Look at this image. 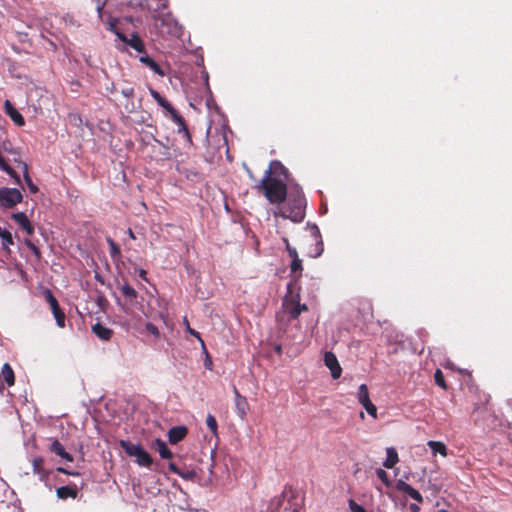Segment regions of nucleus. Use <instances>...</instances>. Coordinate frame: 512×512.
I'll return each instance as SVG.
<instances>
[{"instance_id": "412c9836", "label": "nucleus", "mask_w": 512, "mask_h": 512, "mask_svg": "<svg viewBox=\"0 0 512 512\" xmlns=\"http://www.w3.org/2000/svg\"><path fill=\"white\" fill-rule=\"evenodd\" d=\"M175 124H177L178 126V130L177 132L179 134H183V137L185 138V140L191 145L192 144V137H191V134L189 132V129L186 125V122L184 120V118L179 114L177 116V118H174L172 120Z\"/></svg>"}, {"instance_id": "a19ab883", "label": "nucleus", "mask_w": 512, "mask_h": 512, "mask_svg": "<svg viewBox=\"0 0 512 512\" xmlns=\"http://www.w3.org/2000/svg\"><path fill=\"white\" fill-rule=\"evenodd\" d=\"M3 170L4 172H6L11 178L14 179V181L17 183V184H20L21 183V180H20V177L19 175L15 172L14 169H12L8 163L1 169Z\"/></svg>"}, {"instance_id": "864d4df0", "label": "nucleus", "mask_w": 512, "mask_h": 512, "mask_svg": "<svg viewBox=\"0 0 512 512\" xmlns=\"http://www.w3.org/2000/svg\"><path fill=\"white\" fill-rule=\"evenodd\" d=\"M168 468H169V470H170L171 472H173V473H175V474H177V475H178V473H179V469H180V468H179L175 463L170 462V463L168 464Z\"/></svg>"}, {"instance_id": "423d86ee", "label": "nucleus", "mask_w": 512, "mask_h": 512, "mask_svg": "<svg viewBox=\"0 0 512 512\" xmlns=\"http://www.w3.org/2000/svg\"><path fill=\"white\" fill-rule=\"evenodd\" d=\"M23 196L16 188H0V205L6 209H12L21 203Z\"/></svg>"}, {"instance_id": "bf43d9fd", "label": "nucleus", "mask_w": 512, "mask_h": 512, "mask_svg": "<svg viewBox=\"0 0 512 512\" xmlns=\"http://www.w3.org/2000/svg\"><path fill=\"white\" fill-rule=\"evenodd\" d=\"M128 233H129L130 238H132V239L136 238L134 233H133V231L131 229L128 230Z\"/></svg>"}, {"instance_id": "49530a36", "label": "nucleus", "mask_w": 512, "mask_h": 512, "mask_svg": "<svg viewBox=\"0 0 512 512\" xmlns=\"http://www.w3.org/2000/svg\"><path fill=\"white\" fill-rule=\"evenodd\" d=\"M121 94L127 99H132L135 95V90L133 87L127 86L121 89Z\"/></svg>"}, {"instance_id": "2f4dec72", "label": "nucleus", "mask_w": 512, "mask_h": 512, "mask_svg": "<svg viewBox=\"0 0 512 512\" xmlns=\"http://www.w3.org/2000/svg\"><path fill=\"white\" fill-rule=\"evenodd\" d=\"M303 266H302V260L295 259L292 260L290 263V272L293 274L296 278H299L302 275Z\"/></svg>"}, {"instance_id": "0eeeda50", "label": "nucleus", "mask_w": 512, "mask_h": 512, "mask_svg": "<svg viewBox=\"0 0 512 512\" xmlns=\"http://www.w3.org/2000/svg\"><path fill=\"white\" fill-rule=\"evenodd\" d=\"M308 241L310 247L307 250V255L312 258L319 257L323 253L324 246L317 226L312 227V234Z\"/></svg>"}, {"instance_id": "0e129e2a", "label": "nucleus", "mask_w": 512, "mask_h": 512, "mask_svg": "<svg viewBox=\"0 0 512 512\" xmlns=\"http://www.w3.org/2000/svg\"><path fill=\"white\" fill-rule=\"evenodd\" d=\"M124 20H126V21H129V22L133 23V18H132V17H127V18H125Z\"/></svg>"}, {"instance_id": "3c124183", "label": "nucleus", "mask_w": 512, "mask_h": 512, "mask_svg": "<svg viewBox=\"0 0 512 512\" xmlns=\"http://www.w3.org/2000/svg\"><path fill=\"white\" fill-rule=\"evenodd\" d=\"M184 323L186 324V329H187V331H188L191 335H193V336L197 337V338H198V340L200 341V339H202V338L200 337L199 333H198L197 331H195V330H193V329H191V328H190V326H189V322H184Z\"/></svg>"}, {"instance_id": "052dcab7", "label": "nucleus", "mask_w": 512, "mask_h": 512, "mask_svg": "<svg viewBox=\"0 0 512 512\" xmlns=\"http://www.w3.org/2000/svg\"><path fill=\"white\" fill-rule=\"evenodd\" d=\"M247 172H248L249 177H250L252 180H255L254 175L252 174V172H251L249 169H247Z\"/></svg>"}, {"instance_id": "5701e85b", "label": "nucleus", "mask_w": 512, "mask_h": 512, "mask_svg": "<svg viewBox=\"0 0 512 512\" xmlns=\"http://www.w3.org/2000/svg\"><path fill=\"white\" fill-rule=\"evenodd\" d=\"M139 60H140L141 63H143L147 67H149L157 75H159L161 77H163L165 75V72L160 67V65L156 61H154V59H152L151 57L145 55V56H141L139 58Z\"/></svg>"}, {"instance_id": "20e7f679", "label": "nucleus", "mask_w": 512, "mask_h": 512, "mask_svg": "<svg viewBox=\"0 0 512 512\" xmlns=\"http://www.w3.org/2000/svg\"><path fill=\"white\" fill-rule=\"evenodd\" d=\"M119 21L120 20L118 18L109 16L106 22L107 29L113 32L120 41L129 45L132 49L136 50L139 53L145 52V45L140 36L136 32H134L132 33L131 37L128 38L123 32H121L118 29L117 25Z\"/></svg>"}, {"instance_id": "79ce46f5", "label": "nucleus", "mask_w": 512, "mask_h": 512, "mask_svg": "<svg viewBox=\"0 0 512 512\" xmlns=\"http://www.w3.org/2000/svg\"><path fill=\"white\" fill-rule=\"evenodd\" d=\"M364 409L367 411V413L372 416L373 418H377V408L376 406L371 402V400L367 403H364L362 405Z\"/></svg>"}, {"instance_id": "680f3d73", "label": "nucleus", "mask_w": 512, "mask_h": 512, "mask_svg": "<svg viewBox=\"0 0 512 512\" xmlns=\"http://www.w3.org/2000/svg\"><path fill=\"white\" fill-rule=\"evenodd\" d=\"M57 325L60 327V328H64L65 327V323L66 322H56Z\"/></svg>"}, {"instance_id": "603ef678", "label": "nucleus", "mask_w": 512, "mask_h": 512, "mask_svg": "<svg viewBox=\"0 0 512 512\" xmlns=\"http://www.w3.org/2000/svg\"><path fill=\"white\" fill-rule=\"evenodd\" d=\"M57 471L60 472V473L66 474V475H72V476L78 475L77 472H71V471H69V470H67L66 468H63V467H58Z\"/></svg>"}, {"instance_id": "de8ad7c7", "label": "nucleus", "mask_w": 512, "mask_h": 512, "mask_svg": "<svg viewBox=\"0 0 512 512\" xmlns=\"http://www.w3.org/2000/svg\"><path fill=\"white\" fill-rule=\"evenodd\" d=\"M141 106V104L139 103L138 106L135 105L134 101L132 100H127V102L125 103L124 105V108L125 110L128 112V113H134L137 111V109Z\"/></svg>"}, {"instance_id": "f03ea898", "label": "nucleus", "mask_w": 512, "mask_h": 512, "mask_svg": "<svg viewBox=\"0 0 512 512\" xmlns=\"http://www.w3.org/2000/svg\"><path fill=\"white\" fill-rule=\"evenodd\" d=\"M255 188L262 192L266 199L274 205L282 204L288 196L287 183L278 177L264 175Z\"/></svg>"}, {"instance_id": "dca6fc26", "label": "nucleus", "mask_w": 512, "mask_h": 512, "mask_svg": "<svg viewBox=\"0 0 512 512\" xmlns=\"http://www.w3.org/2000/svg\"><path fill=\"white\" fill-rule=\"evenodd\" d=\"M11 217L29 236L34 233V227L24 212L14 213Z\"/></svg>"}, {"instance_id": "6ab92c4d", "label": "nucleus", "mask_w": 512, "mask_h": 512, "mask_svg": "<svg viewBox=\"0 0 512 512\" xmlns=\"http://www.w3.org/2000/svg\"><path fill=\"white\" fill-rule=\"evenodd\" d=\"M49 450L68 462L73 461V456L65 450L64 446L58 440L52 441Z\"/></svg>"}, {"instance_id": "8fccbe9b", "label": "nucleus", "mask_w": 512, "mask_h": 512, "mask_svg": "<svg viewBox=\"0 0 512 512\" xmlns=\"http://www.w3.org/2000/svg\"><path fill=\"white\" fill-rule=\"evenodd\" d=\"M287 253H288L289 257L291 258V261L295 260V259H299L297 250L294 247H292L291 245H287Z\"/></svg>"}, {"instance_id": "9d476101", "label": "nucleus", "mask_w": 512, "mask_h": 512, "mask_svg": "<svg viewBox=\"0 0 512 512\" xmlns=\"http://www.w3.org/2000/svg\"><path fill=\"white\" fill-rule=\"evenodd\" d=\"M150 94L153 99L166 111L167 115L173 120L179 115L178 111L172 106V104L163 97L158 91L150 89Z\"/></svg>"}, {"instance_id": "72a5a7b5", "label": "nucleus", "mask_w": 512, "mask_h": 512, "mask_svg": "<svg viewBox=\"0 0 512 512\" xmlns=\"http://www.w3.org/2000/svg\"><path fill=\"white\" fill-rule=\"evenodd\" d=\"M106 241L109 245V254H110L111 258L114 259V258L119 257L121 255V251H120L119 246L116 244V242L110 237H108L106 239Z\"/></svg>"}, {"instance_id": "2eb2a0df", "label": "nucleus", "mask_w": 512, "mask_h": 512, "mask_svg": "<svg viewBox=\"0 0 512 512\" xmlns=\"http://www.w3.org/2000/svg\"><path fill=\"white\" fill-rule=\"evenodd\" d=\"M188 433V429L184 425L174 426L169 429L167 435L171 444H177L182 441Z\"/></svg>"}, {"instance_id": "4be33fe9", "label": "nucleus", "mask_w": 512, "mask_h": 512, "mask_svg": "<svg viewBox=\"0 0 512 512\" xmlns=\"http://www.w3.org/2000/svg\"><path fill=\"white\" fill-rule=\"evenodd\" d=\"M399 461L398 453L394 447L386 448V459L383 462L385 468H393Z\"/></svg>"}, {"instance_id": "58836bf2", "label": "nucleus", "mask_w": 512, "mask_h": 512, "mask_svg": "<svg viewBox=\"0 0 512 512\" xmlns=\"http://www.w3.org/2000/svg\"><path fill=\"white\" fill-rule=\"evenodd\" d=\"M377 477L383 482V484L387 487L391 485V481L389 479V476L387 472L384 469L378 468L376 470Z\"/></svg>"}, {"instance_id": "e2e57ef3", "label": "nucleus", "mask_w": 512, "mask_h": 512, "mask_svg": "<svg viewBox=\"0 0 512 512\" xmlns=\"http://www.w3.org/2000/svg\"><path fill=\"white\" fill-rule=\"evenodd\" d=\"M432 489H433L434 492H438L440 490V487H438L436 485H433Z\"/></svg>"}, {"instance_id": "1a4fd4ad", "label": "nucleus", "mask_w": 512, "mask_h": 512, "mask_svg": "<svg viewBox=\"0 0 512 512\" xmlns=\"http://www.w3.org/2000/svg\"><path fill=\"white\" fill-rule=\"evenodd\" d=\"M324 363L326 367L330 370L333 379H338L341 376L342 368L337 360L336 355L333 352H325Z\"/></svg>"}, {"instance_id": "39448f33", "label": "nucleus", "mask_w": 512, "mask_h": 512, "mask_svg": "<svg viewBox=\"0 0 512 512\" xmlns=\"http://www.w3.org/2000/svg\"><path fill=\"white\" fill-rule=\"evenodd\" d=\"M119 444L128 456L135 457L139 466L150 467L152 465L153 460L150 454L139 444L132 443L129 440H120Z\"/></svg>"}, {"instance_id": "69168bd1", "label": "nucleus", "mask_w": 512, "mask_h": 512, "mask_svg": "<svg viewBox=\"0 0 512 512\" xmlns=\"http://www.w3.org/2000/svg\"><path fill=\"white\" fill-rule=\"evenodd\" d=\"M292 512H299V509L298 508H293Z\"/></svg>"}, {"instance_id": "4468645a", "label": "nucleus", "mask_w": 512, "mask_h": 512, "mask_svg": "<svg viewBox=\"0 0 512 512\" xmlns=\"http://www.w3.org/2000/svg\"><path fill=\"white\" fill-rule=\"evenodd\" d=\"M45 298L50 306V309L55 317V320H65V314L61 310L57 299L54 297V295L49 289L45 291Z\"/></svg>"}, {"instance_id": "338daca9", "label": "nucleus", "mask_w": 512, "mask_h": 512, "mask_svg": "<svg viewBox=\"0 0 512 512\" xmlns=\"http://www.w3.org/2000/svg\"><path fill=\"white\" fill-rule=\"evenodd\" d=\"M360 417L364 418V413L363 412L360 413Z\"/></svg>"}, {"instance_id": "4c0bfd02", "label": "nucleus", "mask_w": 512, "mask_h": 512, "mask_svg": "<svg viewBox=\"0 0 512 512\" xmlns=\"http://www.w3.org/2000/svg\"><path fill=\"white\" fill-rule=\"evenodd\" d=\"M200 343H201V347H202V351L205 355V360H204V366L206 369L208 370H212L213 368V363H212V360L210 358V355L205 347V344H204V341L202 339H200Z\"/></svg>"}, {"instance_id": "ea45409f", "label": "nucleus", "mask_w": 512, "mask_h": 512, "mask_svg": "<svg viewBox=\"0 0 512 512\" xmlns=\"http://www.w3.org/2000/svg\"><path fill=\"white\" fill-rule=\"evenodd\" d=\"M106 1L107 0H96V3H97V13H98V17L99 19L106 24L107 21H105L104 19V7L106 5Z\"/></svg>"}, {"instance_id": "09e8293b", "label": "nucleus", "mask_w": 512, "mask_h": 512, "mask_svg": "<svg viewBox=\"0 0 512 512\" xmlns=\"http://www.w3.org/2000/svg\"><path fill=\"white\" fill-rule=\"evenodd\" d=\"M146 330L151 333L155 338L159 337L158 328L152 322L145 323Z\"/></svg>"}, {"instance_id": "7c9ffc66", "label": "nucleus", "mask_w": 512, "mask_h": 512, "mask_svg": "<svg viewBox=\"0 0 512 512\" xmlns=\"http://www.w3.org/2000/svg\"><path fill=\"white\" fill-rule=\"evenodd\" d=\"M357 399L361 405L370 401L369 391L366 384H361L358 388Z\"/></svg>"}, {"instance_id": "aec40b11", "label": "nucleus", "mask_w": 512, "mask_h": 512, "mask_svg": "<svg viewBox=\"0 0 512 512\" xmlns=\"http://www.w3.org/2000/svg\"><path fill=\"white\" fill-rule=\"evenodd\" d=\"M57 496L60 499L73 498L75 499L78 495V489L76 485H66L57 488Z\"/></svg>"}, {"instance_id": "4d7b16f0", "label": "nucleus", "mask_w": 512, "mask_h": 512, "mask_svg": "<svg viewBox=\"0 0 512 512\" xmlns=\"http://www.w3.org/2000/svg\"><path fill=\"white\" fill-rule=\"evenodd\" d=\"M284 497H285V494H284V492H283V493L281 494V496L275 500V501H276L277 506H280V504H281V500H282V498H284Z\"/></svg>"}, {"instance_id": "f704fd0d", "label": "nucleus", "mask_w": 512, "mask_h": 512, "mask_svg": "<svg viewBox=\"0 0 512 512\" xmlns=\"http://www.w3.org/2000/svg\"><path fill=\"white\" fill-rule=\"evenodd\" d=\"M178 475L184 480H194L196 477V472L193 469L185 468L179 469Z\"/></svg>"}, {"instance_id": "c85d7f7f", "label": "nucleus", "mask_w": 512, "mask_h": 512, "mask_svg": "<svg viewBox=\"0 0 512 512\" xmlns=\"http://www.w3.org/2000/svg\"><path fill=\"white\" fill-rule=\"evenodd\" d=\"M1 374L8 386H12L14 384V372L8 363H5L3 365Z\"/></svg>"}, {"instance_id": "f8f14e48", "label": "nucleus", "mask_w": 512, "mask_h": 512, "mask_svg": "<svg viewBox=\"0 0 512 512\" xmlns=\"http://www.w3.org/2000/svg\"><path fill=\"white\" fill-rule=\"evenodd\" d=\"M283 305L285 312L289 315L291 319H296L301 314L302 311L307 310V306L305 304L295 302L293 299H285Z\"/></svg>"}, {"instance_id": "e433bc0d", "label": "nucleus", "mask_w": 512, "mask_h": 512, "mask_svg": "<svg viewBox=\"0 0 512 512\" xmlns=\"http://www.w3.org/2000/svg\"><path fill=\"white\" fill-rule=\"evenodd\" d=\"M43 463H44V460L42 457H35L32 460V468H33V472L35 474L40 475L43 472Z\"/></svg>"}, {"instance_id": "6e6552de", "label": "nucleus", "mask_w": 512, "mask_h": 512, "mask_svg": "<svg viewBox=\"0 0 512 512\" xmlns=\"http://www.w3.org/2000/svg\"><path fill=\"white\" fill-rule=\"evenodd\" d=\"M268 173L270 177L282 178V180L286 182L289 180L288 169L278 160L270 162L268 169L264 172V175H268Z\"/></svg>"}, {"instance_id": "473e14b6", "label": "nucleus", "mask_w": 512, "mask_h": 512, "mask_svg": "<svg viewBox=\"0 0 512 512\" xmlns=\"http://www.w3.org/2000/svg\"><path fill=\"white\" fill-rule=\"evenodd\" d=\"M120 290H121L122 295L131 301L136 299V297H137L136 290L129 284L122 285Z\"/></svg>"}, {"instance_id": "f3484780", "label": "nucleus", "mask_w": 512, "mask_h": 512, "mask_svg": "<svg viewBox=\"0 0 512 512\" xmlns=\"http://www.w3.org/2000/svg\"><path fill=\"white\" fill-rule=\"evenodd\" d=\"M4 108L7 115L17 126H23L25 124L24 117L9 100L4 102Z\"/></svg>"}, {"instance_id": "a878e982", "label": "nucleus", "mask_w": 512, "mask_h": 512, "mask_svg": "<svg viewBox=\"0 0 512 512\" xmlns=\"http://www.w3.org/2000/svg\"><path fill=\"white\" fill-rule=\"evenodd\" d=\"M279 332H281V336H279V338L282 339V342L281 343H275L274 344V351L277 353V354H281L282 353V346L284 344H286V337L285 335L288 333V329H289V326H288V323L287 322H281L279 327Z\"/></svg>"}, {"instance_id": "7ed1b4c3", "label": "nucleus", "mask_w": 512, "mask_h": 512, "mask_svg": "<svg viewBox=\"0 0 512 512\" xmlns=\"http://www.w3.org/2000/svg\"><path fill=\"white\" fill-rule=\"evenodd\" d=\"M155 27L163 36L180 38L183 34V27L171 15V13L158 14L154 16Z\"/></svg>"}, {"instance_id": "9b49d317", "label": "nucleus", "mask_w": 512, "mask_h": 512, "mask_svg": "<svg viewBox=\"0 0 512 512\" xmlns=\"http://www.w3.org/2000/svg\"><path fill=\"white\" fill-rule=\"evenodd\" d=\"M233 393L236 413L241 419H244L249 410L248 401L246 397L242 396L239 393L238 389L235 386L233 387Z\"/></svg>"}, {"instance_id": "13d9d810", "label": "nucleus", "mask_w": 512, "mask_h": 512, "mask_svg": "<svg viewBox=\"0 0 512 512\" xmlns=\"http://www.w3.org/2000/svg\"><path fill=\"white\" fill-rule=\"evenodd\" d=\"M282 241L285 244V248L287 249V245H290L288 238L287 237H283Z\"/></svg>"}, {"instance_id": "c03bdc74", "label": "nucleus", "mask_w": 512, "mask_h": 512, "mask_svg": "<svg viewBox=\"0 0 512 512\" xmlns=\"http://www.w3.org/2000/svg\"><path fill=\"white\" fill-rule=\"evenodd\" d=\"M434 377H435V382L438 386H440L442 388H446V383L444 381L443 374H442L441 370L437 369L435 371Z\"/></svg>"}, {"instance_id": "6e6d98bb", "label": "nucleus", "mask_w": 512, "mask_h": 512, "mask_svg": "<svg viewBox=\"0 0 512 512\" xmlns=\"http://www.w3.org/2000/svg\"><path fill=\"white\" fill-rule=\"evenodd\" d=\"M409 509L411 512H419L420 511V507L414 503L410 504Z\"/></svg>"}, {"instance_id": "f257e3e1", "label": "nucleus", "mask_w": 512, "mask_h": 512, "mask_svg": "<svg viewBox=\"0 0 512 512\" xmlns=\"http://www.w3.org/2000/svg\"><path fill=\"white\" fill-rule=\"evenodd\" d=\"M306 198L302 189L296 185L288 194L286 203L277 205L274 210L275 217L290 219L294 223H300L305 218Z\"/></svg>"}, {"instance_id": "cd10ccee", "label": "nucleus", "mask_w": 512, "mask_h": 512, "mask_svg": "<svg viewBox=\"0 0 512 512\" xmlns=\"http://www.w3.org/2000/svg\"><path fill=\"white\" fill-rule=\"evenodd\" d=\"M359 313L363 320H368L369 318H373V309L372 305L369 301H363L359 305Z\"/></svg>"}, {"instance_id": "37998d69", "label": "nucleus", "mask_w": 512, "mask_h": 512, "mask_svg": "<svg viewBox=\"0 0 512 512\" xmlns=\"http://www.w3.org/2000/svg\"><path fill=\"white\" fill-rule=\"evenodd\" d=\"M25 245L32 251V253L39 259L41 257V252L39 248L29 239L25 240Z\"/></svg>"}, {"instance_id": "b1692460", "label": "nucleus", "mask_w": 512, "mask_h": 512, "mask_svg": "<svg viewBox=\"0 0 512 512\" xmlns=\"http://www.w3.org/2000/svg\"><path fill=\"white\" fill-rule=\"evenodd\" d=\"M92 331L101 339L109 340L112 336V330L103 326L101 322H96L92 326Z\"/></svg>"}, {"instance_id": "c9c22d12", "label": "nucleus", "mask_w": 512, "mask_h": 512, "mask_svg": "<svg viewBox=\"0 0 512 512\" xmlns=\"http://www.w3.org/2000/svg\"><path fill=\"white\" fill-rule=\"evenodd\" d=\"M206 425L214 435H217L218 425L215 417L212 414L207 415Z\"/></svg>"}, {"instance_id": "393cba45", "label": "nucleus", "mask_w": 512, "mask_h": 512, "mask_svg": "<svg viewBox=\"0 0 512 512\" xmlns=\"http://www.w3.org/2000/svg\"><path fill=\"white\" fill-rule=\"evenodd\" d=\"M427 446L431 449L432 454L435 456L437 453L446 457L448 455V449L446 445L441 441L429 440Z\"/></svg>"}, {"instance_id": "a18cd8bd", "label": "nucleus", "mask_w": 512, "mask_h": 512, "mask_svg": "<svg viewBox=\"0 0 512 512\" xmlns=\"http://www.w3.org/2000/svg\"><path fill=\"white\" fill-rule=\"evenodd\" d=\"M348 504L351 512H367L363 506L359 505L352 499L349 500Z\"/></svg>"}, {"instance_id": "c756f323", "label": "nucleus", "mask_w": 512, "mask_h": 512, "mask_svg": "<svg viewBox=\"0 0 512 512\" xmlns=\"http://www.w3.org/2000/svg\"><path fill=\"white\" fill-rule=\"evenodd\" d=\"M23 166V174H24V181L27 184V187L29 191L33 194L37 193L39 191L38 187L33 183L29 172H28V166L25 162H21Z\"/></svg>"}, {"instance_id": "ddd939ff", "label": "nucleus", "mask_w": 512, "mask_h": 512, "mask_svg": "<svg viewBox=\"0 0 512 512\" xmlns=\"http://www.w3.org/2000/svg\"><path fill=\"white\" fill-rule=\"evenodd\" d=\"M396 488L397 490L404 492L405 494L410 496L413 500L417 501L418 503L423 502V497L419 493V491L413 488L410 484L406 483L404 480L399 479L396 482Z\"/></svg>"}, {"instance_id": "5fc2aeb1", "label": "nucleus", "mask_w": 512, "mask_h": 512, "mask_svg": "<svg viewBox=\"0 0 512 512\" xmlns=\"http://www.w3.org/2000/svg\"><path fill=\"white\" fill-rule=\"evenodd\" d=\"M136 271H137L138 276H139L140 278H142L143 280L147 281V278H146L147 272H146V270H144V269H138V270H136Z\"/></svg>"}, {"instance_id": "bb28decb", "label": "nucleus", "mask_w": 512, "mask_h": 512, "mask_svg": "<svg viewBox=\"0 0 512 512\" xmlns=\"http://www.w3.org/2000/svg\"><path fill=\"white\" fill-rule=\"evenodd\" d=\"M0 238L2 239V248L10 253L9 246L14 244L12 234L5 228L0 226Z\"/></svg>"}, {"instance_id": "a211bd4d", "label": "nucleus", "mask_w": 512, "mask_h": 512, "mask_svg": "<svg viewBox=\"0 0 512 512\" xmlns=\"http://www.w3.org/2000/svg\"><path fill=\"white\" fill-rule=\"evenodd\" d=\"M151 447L159 453L162 459H171L173 456V453L168 448L166 442L160 438L154 439Z\"/></svg>"}]
</instances>
